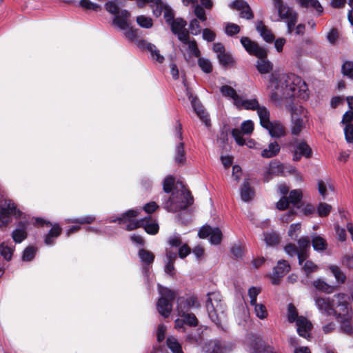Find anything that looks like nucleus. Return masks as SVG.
Masks as SVG:
<instances>
[{"label": "nucleus", "mask_w": 353, "mask_h": 353, "mask_svg": "<svg viewBox=\"0 0 353 353\" xmlns=\"http://www.w3.org/2000/svg\"><path fill=\"white\" fill-rule=\"evenodd\" d=\"M345 140L348 143H353V125L347 124L344 128Z\"/></svg>", "instance_id": "64"}, {"label": "nucleus", "mask_w": 353, "mask_h": 353, "mask_svg": "<svg viewBox=\"0 0 353 353\" xmlns=\"http://www.w3.org/2000/svg\"><path fill=\"white\" fill-rule=\"evenodd\" d=\"M257 114L260 119V123L264 128L271 123L270 121V112L264 106H259L256 109Z\"/></svg>", "instance_id": "42"}, {"label": "nucleus", "mask_w": 353, "mask_h": 353, "mask_svg": "<svg viewBox=\"0 0 353 353\" xmlns=\"http://www.w3.org/2000/svg\"><path fill=\"white\" fill-rule=\"evenodd\" d=\"M264 240L268 245H275L279 243V235L275 232L265 233Z\"/></svg>", "instance_id": "51"}, {"label": "nucleus", "mask_w": 353, "mask_h": 353, "mask_svg": "<svg viewBox=\"0 0 353 353\" xmlns=\"http://www.w3.org/2000/svg\"><path fill=\"white\" fill-rule=\"evenodd\" d=\"M297 332L301 336L308 338L312 328L311 322L304 316H299L296 320Z\"/></svg>", "instance_id": "26"}, {"label": "nucleus", "mask_w": 353, "mask_h": 353, "mask_svg": "<svg viewBox=\"0 0 353 353\" xmlns=\"http://www.w3.org/2000/svg\"><path fill=\"white\" fill-rule=\"evenodd\" d=\"M303 197L302 191L299 189L292 190L289 197L282 196L276 203V208L279 210H284L289 206L290 203L298 205Z\"/></svg>", "instance_id": "11"}, {"label": "nucleus", "mask_w": 353, "mask_h": 353, "mask_svg": "<svg viewBox=\"0 0 353 353\" xmlns=\"http://www.w3.org/2000/svg\"><path fill=\"white\" fill-rule=\"evenodd\" d=\"M158 290L161 296L157 304V310L161 315L166 318L171 313L172 302L175 298V292L161 285H158Z\"/></svg>", "instance_id": "6"}, {"label": "nucleus", "mask_w": 353, "mask_h": 353, "mask_svg": "<svg viewBox=\"0 0 353 353\" xmlns=\"http://www.w3.org/2000/svg\"><path fill=\"white\" fill-rule=\"evenodd\" d=\"M181 41L183 42L185 45H187L188 52L190 54H192L196 57H200V51L197 48L196 43L195 40H190L189 34L188 35L186 40Z\"/></svg>", "instance_id": "44"}, {"label": "nucleus", "mask_w": 353, "mask_h": 353, "mask_svg": "<svg viewBox=\"0 0 353 353\" xmlns=\"http://www.w3.org/2000/svg\"><path fill=\"white\" fill-rule=\"evenodd\" d=\"M61 228L58 223L53 225L49 232L46 234L44 242L46 245H50L54 243V239L57 238L61 233Z\"/></svg>", "instance_id": "35"}, {"label": "nucleus", "mask_w": 353, "mask_h": 353, "mask_svg": "<svg viewBox=\"0 0 353 353\" xmlns=\"http://www.w3.org/2000/svg\"><path fill=\"white\" fill-rule=\"evenodd\" d=\"M254 130V123L251 120H247L241 123V130L234 128L232 130V135L234 138L236 143L239 145H243L245 143V139L242 137L244 134H250Z\"/></svg>", "instance_id": "14"}, {"label": "nucleus", "mask_w": 353, "mask_h": 353, "mask_svg": "<svg viewBox=\"0 0 353 353\" xmlns=\"http://www.w3.org/2000/svg\"><path fill=\"white\" fill-rule=\"evenodd\" d=\"M254 307V312L257 317L263 319L267 317L268 312L264 305L262 303H256L252 305Z\"/></svg>", "instance_id": "54"}, {"label": "nucleus", "mask_w": 353, "mask_h": 353, "mask_svg": "<svg viewBox=\"0 0 353 353\" xmlns=\"http://www.w3.org/2000/svg\"><path fill=\"white\" fill-rule=\"evenodd\" d=\"M315 303L321 313L332 315L336 313L334 304L329 298L316 297Z\"/></svg>", "instance_id": "22"}, {"label": "nucleus", "mask_w": 353, "mask_h": 353, "mask_svg": "<svg viewBox=\"0 0 353 353\" xmlns=\"http://www.w3.org/2000/svg\"><path fill=\"white\" fill-rule=\"evenodd\" d=\"M339 321L340 322V331L347 335L353 334V326L352 324V311L345 312V314H339Z\"/></svg>", "instance_id": "21"}, {"label": "nucleus", "mask_w": 353, "mask_h": 353, "mask_svg": "<svg viewBox=\"0 0 353 353\" xmlns=\"http://www.w3.org/2000/svg\"><path fill=\"white\" fill-rule=\"evenodd\" d=\"M281 148L276 141L270 143L268 148L262 150L261 156L264 158H272L276 156L280 152Z\"/></svg>", "instance_id": "36"}, {"label": "nucleus", "mask_w": 353, "mask_h": 353, "mask_svg": "<svg viewBox=\"0 0 353 353\" xmlns=\"http://www.w3.org/2000/svg\"><path fill=\"white\" fill-rule=\"evenodd\" d=\"M268 88L270 90V98L274 101L292 97L302 99L309 97L307 84L301 77L294 74L272 73Z\"/></svg>", "instance_id": "1"}, {"label": "nucleus", "mask_w": 353, "mask_h": 353, "mask_svg": "<svg viewBox=\"0 0 353 353\" xmlns=\"http://www.w3.org/2000/svg\"><path fill=\"white\" fill-rule=\"evenodd\" d=\"M200 306L197 297L190 296L188 297H179L177 299V311L179 315H184L191 309L198 308Z\"/></svg>", "instance_id": "12"}, {"label": "nucleus", "mask_w": 353, "mask_h": 353, "mask_svg": "<svg viewBox=\"0 0 353 353\" xmlns=\"http://www.w3.org/2000/svg\"><path fill=\"white\" fill-rule=\"evenodd\" d=\"M198 235L201 239L210 236V241L212 244L219 245L222 240V232L219 228H212L210 225L203 226L199 231Z\"/></svg>", "instance_id": "10"}, {"label": "nucleus", "mask_w": 353, "mask_h": 353, "mask_svg": "<svg viewBox=\"0 0 353 353\" xmlns=\"http://www.w3.org/2000/svg\"><path fill=\"white\" fill-rule=\"evenodd\" d=\"M238 108H244L245 110H256L259 106V102L256 99H243L241 97L236 101V105Z\"/></svg>", "instance_id": "34"}, {"label": "nucleus", "mask_w": 353, "mask_h": 353, "mask_svg": "<svg viewBox=\"0 0 353 353\" xmlns=\"http://www.w3.org/2000/svg\"><path fill=\"white\" fill-rule=\"evenodd\" d=\"M230 8L240 12V17L250 20L254 18L253 12L249 4L243 0H234L230 5Z\"/></svg>", "instance_id": "15"}, {"label": "nucleus", "mask_w": 353, "mask_h": 353, "mask_svg": "<svg viewBox=\"0 0 353 353\" xmlns=\"http://www.w3.org/2000/svg\"><path fill=\"white\" fill-rule=\"evenodd\" d=\"M288 320L290 323L296 322L298 316V312L295 306L292 303H289L288 306Z\"/></svg>", "instance_id": "53"}, {"label": "nucleus", "mask_w": 353, "mask_h": 353, "mask_svg": "<svg viewBox=\"0 0 353 353\" xmlns=\"http://www.w3.org/2000/svg\"><path fill=\"white\" fill-rule=\"evenodd\" d=\"M79 4L85 10L97 11L101 8V6L99 4L92 3L90 0H81Z\"/></svg>", "instance_id": "62"}, {"label": "nucleus", "mask_w": 353, "mask_h": 353, "mask_svg": "<svg viewBox=\"0 0 353 353\" xmlns=\"http://www.w3.org/2000/svg\"><path fill=\"white\" fill-rule=\"evenodd\" d=\"M342 72L344 75L353 79V62L345 61L342 65Z\"/></svg>", "instance_id": "61"}, {"label": "nucleus", "mask_w": 353, "mask_h": 353, "mask_svg": "<svg viewBox=\"0 0 353 353\" xmlns=\"http://www.w3.org/2000/svg\"><path fill=\"white\" fill-rule=\"evenodd\" d=\"M261 291V288H257V287H254V286L251 287L248 290V296L250 299V302L251 305L256 303V298H257V296L260 294Z\"/></svg>", "instance_id": "58"}, {"label": "nucleus", "mask_w": 353, "mask_h": 353, "mask_svg": "<svg viewBox=\"0 0 353 353\" xmlns=\"http://www.w3.org/2000/svg\"><path fill=\"white\" fill-rule=\"evenodd\" d=\"M144 222L142 225L144 227L145 230L150 234H156L159 232V225L155 221H150L144 219Z\"/></svg>", "instance_id": "46"}, {"label": "nucleus", "mask_w": 353, "mask_h": 353, "mask_svg": "<svg viewBox=\"0 0 353 353\" xmlns=\"http://www.w3.org/2000/svg\"><path fill=\"white\" fill-rule=\"evenodd\" d=\"M312 244L314 250L323 252L327 249V243L326 240L321 236H314L312 239Z\"/></svg>", "instance_id": "43"}, {"label": "nucleus", "mask_w": 353, "mask_h": 353, "mask_svg": "<svg viewBox=\"0 0 353 353\" xmlns=\"http://www.w3.org/2000/svg\"><path fill=\"white\" fill-rule=\"evenodd\" d=\"M130 15V12L128 10H121L119 14L114 16L113 19V24L121 30H128L129 28L128 19Z\"/></svg>", "instance_id": "29"}, {"label": "nucleus", "mask_w": 353, "mask_h": 353, "mask_svg": "<svg viewBox=\"0 0 353 353\" xmlns=\"http://www.w3.org/2000/svg\"><path fill=\"white\" fill-rule=\"evenodd\" d=\"M174 184V178L172 176H167L163 182V188L165 192H172Z\"/></svg>", "instance_id": "59"}, {"label": "nucleus", "mask_w": 353, "mask_h": 353, "mask_svg": "<svg viewBox=\"0 0 353 353\" xmlns=\"http://www.w3.org/2000/svg\"><path fill=\"white\" fill-rule=\"evenodd\" d=\"M191 103L194 111L196 112L197 116L200 118L201 121H203L206 126H210V120L208 114L205 112L203 107L197 100L196 97H192Z\"/></svg>", "instance_id": "28"}, {"label": "nucleus", "mask_w": 353, "mask_h": 353, "mask_svg": "<svg viewBox=\"0 0 353 353\" xmlns=\"http://www.w3.org/2000/svg\"><path fill=\"white\" fill-rule=\"evenodd\" d=\"M232 346L225 342L219 340L209 341L205 345V353H225L229 352Z\"/></svg>", "instance_id": "20"}, {"label": "nucleus", "mask_w": 353, "mask_h": 353, "mask_svg": "<svg viewBox=\"0 0 353 353\" xmlns=\"http://www.w3.org/2000/svg\"><path fill=\"white\" fill-rule=\"evenodd\" d=\"M187 22L181 18L174 19L170 24L172 32L176 34L179 40L185 41L189 32L185 29Z\"/></svg>", "instance_id": "16"}, {"label": "nucleus", "mask_w": 353, "mask_h": 353, "mask_svg": "<svg viewBox=\"0 0 353 353\" xmlns=\"http://www.w3.org/2000/svg\"><path fill=\"white\" fill-rule=\"evenodd\" d=\"M332 205L324 202L319 203L316 210L319 216L324 217L329 215L332 210Z\"/></svg>", "instance_id": "49"}, {"label": "nucleus", "mask_w": 353, "mask_h": 353, "mask_svg": "<svg viewBox=\"0 0 353 353\" xmlns=\"http://www.w3.org/2000/svg\"><path fill=\"white\" fill-rule=\"evenodd\" d=\"M145 48L150 52L152 58L158 63H161L164 61V57L160 54L157 48L150 43L145 45Z\"/></svg>", "instance_id": "45"}, {"label": "nucleus", "mask_w": 353, "mask_h": 353, "mask_svg": "<svg viewBox=\"0 0 353 353\" xmlns=\"http://www.w3.org/2000/svg\"><path fill=\"white\" fill-rule=\"evenodd\" d=\"M182 127L181 123H178L176 129L175 133L177 138L179 141L182 140ZM175 161L178 164H183L185 161V153L184 150V143L182 141H180L176 146L175 149V155H174Z\"/></svg>", "instance_id": "18"}, {"label": "nucleus", "mask_w": 353, "mask_h": 353, "mask_svg": "<svg viewBox=\"0 0 353 353\" xmlns=\"http://www.w3.org/2000/svg\"><path fill=\"white\" fill-rule=\"evenodd\" d=\"M138 215L137 211L134 210H130L124 213L121 217H119L117 220L119 223H125L124 229L128 231L134 230L143 224L144 220L134 221L131 220L132 218L136 217Z\"/></svg>", "instance_id": "13"}, {"label": "nucleus", "mask_w": 353, "mask_h": 353, "mask_svg": "<svg viewBox=\"0 0 353 353\" xmlns=\"http://www.w3.org/2000/svg\"><path fill=\"white\" fill-rule=\"evenodd\" d=\"M301 223H294L290 225L288 230V236L292 239L295 240L301 232Z\"/></svg>", "instance_id": "56"}, {"label": "nucleus", "mask_w": 353, "mask_h": 353, "mask_svg": "<svg viewBox=\"0 0 353 353\" xmlns=\"http://www.w3.org/2000/svg\"><path fill=\"white\" fill-rule=\"evenodd\" d=\"M273 137L279 138L285 134L284 126L279 122H271L265 128Z\"/></svg>", "instance_id": "31"}, {"label": "nucleus", "mask_w": 353, "mask_h": 353, "mask_svg": "<svg viewBox=\"0 0 353 353\" xmlns=\"http://www.w3.org/2000/svg\"><path fill=\"white\" fill-rule=\"evenodd\" d=\"M310 239L307 236H301L298 241L296 246L295 244L290 243L284 247L285 253L291 256H297L299 265L306 260L309 256L310 248Z\"/></svg>", "instance_id": "5"}, {"label": "nucleus", "mask_w": 353, "mask_h": 353, "mask_svg": "<svg viewBox=\"0 0 353 353\" xmlns=\"http://www.w3.org/2000/svg\"><path fill=\"white\" fill-rule=\"evenodd\" d=\"M14 250V247L7 242H3L0 244V255L7 261L11 260Z\"/></svg>", "instance_id": "41"}, {"label": "nucleus", "mask_w": 353, "mask_h": 353, "mask_svg": "<svg viewBox=\"0 0 353 353\" xmlns=\"http://www.w3.org/2000/svg\"><path fill=\"white\" fill-rule=\"evenodd\" d=\"M198 65L205 73H210L212 71V65L210 61L203 57H199Z\"/></svg>", "instance_id": "50"}, {"label": "nucleus", "mask_w": 353, "mask_h": 353, "mask_svg": "<svg viewBox=\"0 0 353 353\" xmlns=\"http://www.w3.org/2000/svg\"><path fill=\"white\" fill-rule=\"evenodd\" d=\"M37 250L34 247H28L23 252L22 259L25 261H32L36 254Z\"/></svg>", "instance_id": "63"}, {"label": "nucleus", "mask_w": 353, "mask_h": 353, "mask_svg": "<svg viewBox=\"0 0 353 353\" xmlns=\"http://www.w3.org/2000/svg\"><path fill=\"white\" fill-rule=\"evenodd\" d=\"M206 307L210 319L220 328L225 330L223 324L224 314V305L222 303V296L218 292L208 294Z\"/></svg>", "instance_id": "3"}, {"label": "nucleus", "mask_w": 353, "mask_h": 353, "mask_svg": "<svg viewBox=\"0 0 353 353\" xmlns=\"http://www.w3.org/2000/svg\"><path fill=\"white\" fill-rule=\"evenodd\" d=\"M297 3L302 8H312L319 14L323 12V7L318 0H296Z\"/></svg>", "instance_id": "39"}, {"label": "nucleus", "mask_w": 353, "mask_h": 353, "mask_svg": "<svg viewBox=\"0 0 353 353\" xmlns=\"http://www.w3.org/2000/svg\"><path fill=\"white\" fill-rule=\"evenodd\" d=\"M183 317V322L190 326H196L198 325V320L195 315L192 313H185L184 315H180Z\"/></svg>", "instance_id": "57"}, {"label": "nucleus", "mask_w": 353, "mask_h": 353, "mask_svg": "<svg viewBox=\"0 0 353 353\" xmlns=\"http://www.w3.org/2000/svg\"><path fill=\"white\" fill-rule=\"evenodd\" d=\"M290 270V265L285 260L279 261L276 266L274 267L271 276L272 283L278 285L280 278L283 277Z\"/></svg>", "instance_id": "17"}, {"label": "nucleus", "mask_w": 353, "mask_h": 353, "mask_svg": "<svg viewBox=\"0 0 353 353\" xmlns=\"http://www.w3.org/2000/svg\"><path fill=\"white\" fill-rule=\"evenodd\" d=\"M138 256L141 261L144 264L143 268V272L145 276H148L149 266L151 265L154 260V254L147 250L140 249L138 252Z\"/></svg>", "instance_id": "24"}, {"label": "nucleus", "mask_w": 353, "mask_h": 353, "mask_svg": "<svg viewBox=\"0 0 353 353\" xmlns=\"http://www.w3.org/2000/svg\"><path fill=\"white\" fill-rule=\"evenodd\" d=\"M285 165L279 161H272L270 163L267 172L264 175L265 181H268L272 176H279L284 173Z\"/></svg>", "instance_id": "23"}, {"label": "nucleus", "mask_w": 353, "mask_h": 353, "mask_svg": "<svg viewBox=\"0 0 353 353\" xmlns=\"http://www.w3.org/2000/svg\"><path fill=\"white\" fill-rule=\"evenodd\" d=\"M241 198L245 201H251L254 196V191L250 186L248 179L245 180L240 190Z\"/></svg>", "instance_id": "33"}, {"label": "nucleus", "mask_w": 353, "mask_h": 353, "mask_svg": "<svg viewBox=\"0 0 353 353\" xmlns=\"http://www.w3.org/2000/svg\"><path fill=\"white\" fill-rule=\"evenodd\" d=\"M331 272L334 276L336 280L339 283H345L346 280V276L345 274L341 270V269L337 265H331L329 268Z\"/></svg>", "instance_id": "48"}, {"label": "nucleus", "mask_w": 353, "mask_h": 353, "mask_svg": "<svg viewBox=\"0 0 353 353\" xmlns=\"http://www.w3.org/2000/svg\"><path fill=\"white\" fill-rule=\"evenodd\" d=\"M291 112V132L298 136L305 127L307 119V111L301 105L292 106Z\"/></svg>", "instance_id": "8"}, {"label": "nucleus", "mask_w": 353, "mask_h": 353, "mask_svg": "<svg viewBox=\"0 0 353 353\" xmlns=\"http://www.w3.org/2000/svg\"><path fill=\"white\" fill-rule=\"evenodd\" d=\"M348 296L345 294H337L334 296V299L332 300V303L334 304V307L336 306L339 307V314H341L343 313L345 314V312H347L351 311L349 307V303L347 301Z\"/></svg>", "instance_id": "27"}, {"label": "nucleus", "mask_w": 353, "mask_h": 353, "mask_svg": "<svg viewBox=\"0 0 353 353\" xmlns=\"http://www.w3.org/2000/svg\"><path fill=\"white\" fill-rule=\"evenodd\" d=\"M249 352L250 353H265L268 345L259 336L252 335L249 338Z\"/></svg>", "instance_id": "19"}, {"label": "nucleus", "mask_w": 353, "mask_h": 353, "mask_svg": "<svg viewBox=\"0 0 353 353\" xmlns=\"http://www.w3.org/2000/svg\"><path fill=\"white\" fill-rule=\"evenodd\" d=\"M167 345L173 353H183L181 344L173 336L167 339Z\"/></svg>", "instance_id": "47"}, {"label": "nucleus", "mask_w": 353, "mask_h": 353, "mask_svg": "<svg viewBox=\"0 0 353 353\" xmlns=\"http://www.w3.org/2000/svg\"><path fill=\"white\" fill-rule=\"evenodd\" d=\"M95 217L92 215L85 216L80 219H68L66 220L68 223H80V224H89L94 222Z\"/></svg>", "instance_id": "52"}, {"label": "nucleus", "mask_w": 353, "mask_h": 353, "mask_svg": "<svg viewBox=\"0 0 353 353\" xmlns=\"http://www.w3.org/2000/svg\"><path fill=\"white\" fill-rule=\"evenodd\" d=\"M305 262L302 263L303 269L307 275L314 272L317 270L318 267L312 261L305 260Z\"/></svg>", "instance_id": "60"}, {"label": "nucleus", "mask_w": 353, "mask_h": 353, "mask_svg": "<svg viewBox=\"0 0 353 353\" xmlns=\"http://www.w3.org/2000/svg\"><path fill=\"white\" fill-rule=\"evenodd\" d=\"M220 92L222 95L228 99H232L234 105H236V101L239 100L240 96L236 93V90L230 85H222L220 88Z\"/></svg>", "instance_id": "37"}, {"label": "nucleus", "mask_w": 353, "mask_h": 353, "mask_svg": "<svg viewBox=\"0 0 353 353\" xmlns=\"http://www.w3.org/2000/svg\"><path fill=\"white\" fill-rule=\"evenodd\" d=\"M313 286L318 290L327 294H331L334 292L335 287L327 284L325 281L321 279H318L313 281Z\"/></svg>", "instance_id": "40"}, {"label": "nucleus", "mask_w": 353, "mask_h": 353, "mask_svg": "<svg viewBox=\"0 0 353 353\" xmlns=\"http://www.w3.org/2000/svg\"><path fill=\"white\" fill-rule=\"evenodd\" d=\"M290 145L305 158L312 156V149L305 141L295 139L290 142Z\"/></svg>", "instance_id": "25"}, {"label": "nucleus", "mask_w": 353, "mask_h": 353, "mask_svg": "<svg viewBox=\"0 0 353 353\" xmlns=\"http://www.w3.org/2000/svg\"><path fill=\"white\" fill-rule=\"evenodd\" d=\"M193 202V197L187 190L172 192L171 196L166 201L163 206L169 212H177L185 209Z\"/></svg>", "instance_id": "4"}, {"label": "nucleus", "mask_w": 353, "mask_h": 353, "mask_svg": "<svg viewBox=\"0 0 353 353\" xmlns=\"http://www.w3.org/2000/svg\"><path fill=\"white\" fill-rule=\"evenodd\" d=\"M273 8L277 15L272 17V21L284 22L298 19V13L292 7L289 6L283 0H272Z\"/></svg>", "instance_id": "7"}, {"label": "nucleus", "mask_w": 353, "mask_h": 353, "mask_svg": "<svg viewBox=\"0 0 353 353\" xmlns=\"http://www.w3.org/2000/svg\"><path fill=\"white\" fill-rule=\"evenodd\" d=\"M26 223L19 222L17 228L12 232V237L17 243L22 242L27 237Z\"/></svg>", "instance_id": "32"}, {"label": "nucleus", "mask_w": 353, "mask_h": 353, "mask_svg": "<svg viewBox=\"0 0 353 353\" xmlns=\"http://www.w3.org/2000/svg\"><path fill=\"white\" fill-rule=\"evenodd\" d=\"M241 43L245 50L251 55H254L259 59L256 61V67L257 70L261 74L270 73L273 69V64L266 59L268 54L267 50L247 37H243L241 39Z\"/></svg>", "instance_id": "2"}, {"label": "nucleus", "mask_w": 353, "mask_h": 353, "mask_svg": "<svg viewBox=\"0 0 353 353\" xmlns=\"http://www.w3.org/2000/svg\"><path fill=\"white\" fill-rule=\"evenodd\" d=\"M137 22L141 28H150L153 25L152 19L144 15L138 16Z\"/></svg>", "instance_id": "55"}, {"label": "nucleus", "mask_w": 353, "mask_h": 353, "mask_svg": "<svg viewBox=\"0 0 353 353\" xmlns=\"http://www.w3.org/2000/svg\"><path fill=\"white\" fill-rule=\"evenodd\" d=\"M256 29L266 42L271 43L274 41V35L261 21H258L256 23Z\"/></svg>", "instance_id": "30"}, {"label": "nucleus", "mask_w": 353, "mask_h": 353, "mask_svg": "<svg viewBox=\"0 0 353 353\" xmlns=\"http://www.w3.org/2000/svg\"><path fill=\"white\" fill-rule=\"evenodd\" d=\"M145 3H150L152 13L156 17H159L168 6V5L163 2L161 0L145 1Z\"/></svg>", "instance_id": "38"}, {"label": "nucleus", "mask_w": 353, "mask_h": 353, "mask_svg": "<svg viewBox=\"0 0 353 353\" xmlns=\"http://www.w3.org/2000/svg\"><path fill=\"white\" fill-rule=\"evenodd\" d=\"M20 217L21 212L10 199L0 201V228L6 227L12 221L11 216Z\"/></svg>", "instance_id": "9"}]
</instances>
